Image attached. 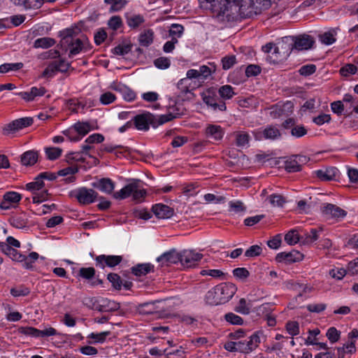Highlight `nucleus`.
Returning <instances> with one entry per match:
<instances>
[{
  "label": "nucleus",
  "mask_w": 358,
  "mask_h": 358,
  "mask_svg": "<svg viewBox=\"0 0 358 358\" xmlns=\"http://www.w3.org/2000/svg\"><path fill=\"white\" fill-rule=\"evenodd\" d=\"M214 13L217 17H225L227 21L237 20L239 18H247L252 16V12H245L246 6L243 4V0H223Z\"/></svg>",
  "instance_id": "f257e3e1"
},
{
  "label": "nucleus",
  "mask_w": 358,
  "mask_h": 358,
  "mask_svg": "<svg viewBox=\"0 0 358 358\" xmlns=\"http://www.w3.org/2000/svg\"><path fill=\"white\" fill-rule=\"evenodd\" d=\"M80 34V29L76 27L65 29L59 33L61 37V48L65 51L69 50V57L70 58L81 52V41L78 36Z\"/></svg>",
  "instance_id": "f03ea898"
},
{
  "label": "nucleus",
  "mask_w": 358,
  "mask_h": 358,
  "mask_svg": "<svg viewBox=\"0 0 358 358\" xmlns=\"http://www.w3.org/2000/svg\"><path fill=\"white\" fill-rule=\"evenodd\" d=\"M236 290L233 284L217 285L206 293V302L210 306L224 303L233 297Z\"/></svg>",
  "instance_id": "7ed1b4c3"
},
{
  "label": "nucleus",
  "mask_w": 358,
  "mask_h": 358,
  "mask_svg": "<svg viewBox=\"0 0 358 358\" xmlns=\"http://www.w3.org/2000/svg\"><path fill=\"white\" fill-rule=\"evenodd\" d=\"M134 125L138 130L148 131L150 125L157 127L156 117L152 113L147 112L136 115L132 118Z\"/></svg>",
  "instance_id": "20e7f679"
},
{
  "label": "nucleus",
  "mask_w": 358,
  "mask_h": 358,
  "mask_svg": "<svg viewBox=\"0 0 358 358\" xmlns=\"http://www.w3.org/2000/svg\"><path fill=\"white\" fill-rule=\"evenodd\" d=\"M191 81L188 78L180 79L177 85L178 92L177 94L176 103L190 101L194 98L193 89H190Z\"/></svg>",
  "instance_id": "39448f33"
},
{
  "label": "nucleus",
  "mask_w": 358,
  "mask_h": 358,
  "mask_svg": "<svg viewBox=\"0 0 358 358\" xmlns=\"http://www.w3.org/2000/svg\"><path fill=\"white\" fill-rule=\"evenodd\" d=\"M34 120L30 117H25L15 120L3 127V134L9 135L10 134L15 133L19 130L31 126Z\"/></svg>",
  "instance_id": "423d86ee"
},
{
  "label": "nucleus",
  "mask_w": 358,
  "mask_h": 358,
  "mask_svg": "<svg viewBox=\"0 0 358 358\" xmlns=\"http://www.w3.org/2000/svg\"><path fill=\"white\" fill-rule=\"evenodd\" d=\"M260 343V338L257 334H254L245 339L237 341L238 352L249 353L255 350Z\"/></svg>",
  "instance_id": "0eeeda50"
},
{
  "label": "nucleus",
  "mask_w": 358,
  "mask_h": 358,
  "mask_svg": "<svg viewBox=\"0 0 358 358\" xmlns=\"http://www.w3.org/2000/svg\"><path fill=\"white\" fill-rule=\"evenodd\" d=\"M203 255L193 250H183L180 252V263L185 268H190L197 265L202 259Z\"/></svg>",
  "instance_id": "6e6552de"
},
{
  "label": "nucleus",
  "mask_w": 358,
  "mask_h": 358,
  "mask_svg": "<svg viewBox=\"0 0 358 358\" xmlns=\"http://www.w3.org/2000/svg\"><path fill=\"white\" fill-rule=\"evenodd\" d=\"M74 196L80 203L87 205L95 201L98 196V193L92 189L82 187L74 192Z\"/></svg>",
  "instance_id": "1a4fd4ad"
},
{
  "label": "nucleus",
  "mask_w": 358,
  "mask_h": 358,
  "mask_svg": "<svg viewBox=\"0 0 358 358\" xmlns=\"http://www.w3.org/2000/svg\"><path fill=\"white\" fill-rule=\"evenodd\" d=\"M262 50L268 54L266 59L273 64H278L287 59L281 53L280 50H278V48L273 43H266L262 46Z\"/></svg>",
  "instance_id": "9d476101"
},
{
  "label": "nucleus",
  "mask_w": 358,
  "mask_h": 358,
  "mask_svg": "<svg viewBox=\"0 0 358 358\" xmlns=\"http://www.w3.org/2000/svg\"><path fill=\"white\" fill-rule=\"evenodd\" d=\"M253 134L257 141L263 139L274 141L281 136L280 130L274 126H268L263 130L255 131Z\"/></svg>",
  "instance_id": "9b49d317"
},
{
  "label": "nucleus",
  "mask_w": 358,
  "mask_h": 358,
  "mask_svg": "<svg viewBox=\"0 0 358 358\" xmlns=\"http://www.w3.org/2000/svg\"><path fill=\"white\" fill-rule=\"evenodd\" d=\"M202 99L203 102L208 106H210L214 110H219L224 111L227 108L226 104L222 101L217 102V99L215 96L213 90H208L202 94Z\"/></svg>",
  "instance_id": "f8f14e48"
},
{
  "label": "nucleus",
  "mask_w": 358,
  "mask_h": 358,
  "mask_svg": "<svg viewBox=\"0 0 358 358\" xmlns=\"http://www.w3.org/2000/svg\"><path fill=\"white\" fill-rule=\"evenodd\" d=\"M96 266L104 268L106 266L114 267L118 265L122 260V257L119 255H101L96 257Z\"/></svg>",
  "instance_id": "ddd939ff"
},
{
  "label": "nucleus",
  "mask_w": 358,
  "mask_h": 358,
  "mask_svg": "<svg viewBox=\"0 0 358 358\" xmlns=\"http://www.w3.org/2000/svg\"><path fill=\"white\" fill-rule=\"evenodd\" d=\"M293 40L294 41V49L298 51L310 49L315 43L313 37L308 34L293 36Z\"/></svg>",
  "instance_id": "4468645a"
},
{
  "label": "nucleus",
  "mask_w": 358,
  "mask_h": 358,
  "mask_svg": "<svg viewBox=\"0 0 358 358\" xmlns=\"http://www.w3.org/2000/svg\"><path fill=\"white\" fill-rule=\"evenodd\" d=\"M278 48V50H280L283 57L287 59L289 56L292 51L294 49V41L293 36H288L281 38L278 43H274Z\"/></svg>",
  "instance_id": "2eb2a0df"
},
{
  "label": "nucleus",
  "mask_w": 358,
  "mask_h": 358,
  "mask_svg": "<svg viewBox=\"0 0 358 358\" xmlns=\"http://www.w3.org/2000/svg\"><path fill=\"white\" fill-rule=\"evenodd\" d=\"M70 64L66 63L64 59H60L58 61H53L50 62L48 67L43 71V76H52L55 72H66L68 71Z\"/></svg>",
  "instance_id": "dca6fc26"
},
{
  "label": "nucleus",
  "mask_w": 358,
  "mask_h": 358,
  "mask_svg": "<svg viewBox=\"0 0 358 358\" xmlns=\"http://www.w3.org/2000/svg\"><path fill=\"white\" fill-rule=\"evenodd\" d=\"M94 106L92 101H87V100H78L71 99L66 101V106L69 110L74 113H85L86 108H90Z\"/></svg>",
  "instance_id": "f3484780"
},
{
  "label": "nucleus",
  "mask_w": 358,
  "mask_h": 358,
  "mask_svg": "<svg viewBox=\"0 0 358 358\" xmlns=\"http://www.w3.org/2000/svg\"><path fill=\"white\" fill-rule=\"evenodd\" d=\"M180 252H178L176 249H171L157 257V261L159 262L162 266H168L180 262Z\"/></svg>",
  "instance_id": "a211bd4d"
},
{
  "label": "nucleus",
  "mask_w": 358,
  "mask_h": 358,
  "mask_svg": "<svg viewBox=\"0 0 358 358\" xmlns=\"http://www.w3.org/2000/svg\"><path fill=\"white\" fill-rule=\"evenodd\" d=\"M303 259V255L297 250H292L291 252H280L278 253L275 257V260L278 262H285L287 264L301 261Z\"/></svg>",
  "instance_id": "6ab92c4d"
},
{
  "label": "nucleus",
  "mask_w": 358,
  "mask_h": 358,
  "mask_svg": "<svg viewBox=\"0 0 358 358\" xmlns=\"http://www.w3.org/2000/svg\"><path fill=\"white\" fill-rule=\"evenodd\" d=\"M21 199L22 196L20 194L16 192H8L3 196V200L0 203V208L8 210L13 204L17 203Z\"/></svg>",
  "instance_id": "aec40b11"
},
{
  "label": "nucleus",
  "mask_w": 358,
  "mask_h": 358,
  "mask_svg": "<svg viewBox=\"0 0 358 358\" xmlns=\"http://www.w3.org/2000/svg\"><path fill=\"white\" fill-rule=\"evenodd\" d=\"M322 212L324 215L333 218L344 217L347 215L345 210L331 203H327L323 207Z\"/></svg>",
  "instance_id": "412c9836"
},
{
  "label": "nucleus",
  "mask_w": 358,
  "mask_h": 358,
  "mask_svg": "<svg viewBox=\"0 0 358 358\" xmlns=\"http://www.w3.org/2000/svg\"><path fill=\"white\" fill-rule=\"evenodd\" d=\"M153 213L159 219H168L173 215L174 210L172 208L162 203H157L152 206Z\"/></svg>",
  "instance_id": "4be33fe9"
},
{
  "label": "nucleus",
  "mask_w": 358,
  "mask_h": 358,
  "mask_svg": "<svg viewBox=\"0 0 358 358\" xmlns=\"http://www.w3.org/2000/svg\"><path fill=\"white\" fill-rule=\"evenodd\" d=\"M46 90L44 87H32L29 92H21L15 94L20 96L26 101H32L36 97L43 96Z\"/></svg>",
  "instance_id": "5701e85b"
},
{
  "label": "nucleus",
  "mask_w": 358,
  "mask_h": 358,
  "mask_svg": "<svg viewBox=\"0 0 358 358\" xmlns=\"http://www.w3.org/2000/svg\"><path fill=\"white\" fill-rule=\"evenodd\" d=\"M1 250L14 261L22 262L27 259L25 255L20 254L16 249L10 247L5 243H0Z\"/></svg>",
  "instance_id": "b1692460"
},
{
  "label": "nucleus",
  "mask_w": 358,
  "mask_h": 358,
  "mask_svg": "<svg viewBox=\"0 0 358 358\" xmlns=\"http://www.w3.org/2000/svg\"><path fill=\"white\" fill-rule=\"evenodd\" d=\"M92 185L93 187L106 194H111L115 188V183L108 178L99 179L92 182Z\"/></svg>",
  "instance_id": "393cba45"
},
{
  "label": "nucleus",
  "mask_w": 358,
  "mask_h": 358,
  "mask_svg": "<svg viewBox=\"0 0 358 358\" xmlns=\"http://www.w3.org/2000/svg\"><path fill=\"white\" fill-rule=\"evenodd\" d=\"M10 224L17 229H25L28 227L29 216L22 212L13 215L10 218Z\"/></svg>",
  "instance_id": "a878e982"
},
{
  "label": "nucleus",
  "mask_w": 358,
  "mask_h": 358,
  "mask_svg": "<svg viewBox=\"0 0 358 358\" xmlns=\"http://www.w3.org/2000/svg\"><path fill=\"white\" fill-rule=\"evenodd\" d=\"M15 5L24 6L26 8H39L45 2H54L56 0H10Z\"/></svg>",
  "instance_id": "bb28decb"
},
{
  "label": "nucleus",
  "mask_w": 358,
  "mask_h": 358,
  "mask_svg": "<svg viewBox=\"0 0 358 358\" xmlns=\"http://www.w3.org/2000/svg\"><path fill=\"white\" fill-rule=\"evenodd\" d=\"M171 108L173 110L172 112H169L166 115H162L159 116L158 118L156 117L157 127L171 121L172 120L180 117L182 114V112L180 111V109L178 107H172Z\"/></svg>",
  "instance_id": "cd10ccee"
},
{
  "label": "nucleus",
  "mask_w": 358,
  "mask_h": 358,
  "mask_svg": "<svg viewBox=\"0 0 358 358\" xmlns=\"http://www.w3.org/2000/svg\"><path fill=\"white\" fill-rule=\"evenodd\" d=\"M206 134L215 141H220L224 136V131L220 125L209 124L206 129Z\"/></svg>",
  "instance_id": "c85d7f7f"
},
{
  "label": "nucleus",
  "mask_w": 358,
  "mask_h": 358,
  "mask_svg": "<svg viewBox=\"0 0 358 358\" xmlns=\"http://www.w3.org/2000/svg\"><path fill=\"white\" fill-rule=\"evenodd\" d=\"M38 155L36 151L29 150L21 155V163L24 166H32L38 160Z\"/></svg>",
  "instance_id": "c756f323"
},
{
  "label": "nucleus",
  "mask_w": 358,
  "mask_h": 358,
  "mask_svg": "<svg viewBox=\"0 0 358 358\" xmlns=\"http://www.w3.org/2000/svg\"><path fill=\"white\" fill-rule=\"evenodd\" d=\"M125 17L128 26L133 29L138 27L145 21L141 15L127 13Z\"/></svg>",
  "instance_id": "7c9ffc66"
},
{
  "label": "nucleus",
  "mask_w": 358,
  "mask_h": 358,
  "mask_svg": "<svg viewBox=\"0 0 358 358\" xmlns=\"http://www.w3.org/2000/svg\"><path fill=\"white\" fill-rule=\"evenodd\" d=\"M338 173V169L331 167L326 169L325 171L318 170L316 172L317 176L322 180L329 181L334 180Z\"/></svg>",
  "instance_id": "2f4dec72"
},
{
  "label": "nucleus",
  "mask_w": 358,
  "mask_h": 358,
  "mask_svg": "<svg viewBox=\"0 0 358 358\" xmlns=\"http://www.w3.org/2000/svg\"><path fill=\"white\" fill-rule=\"evenodd\" d=\"M150 264H139L131 268V273L136 276L145 275L153 270Z\"/></svg>",
  "instance_id": "473e14b6"
},
{
  "label": "nucleus",
  "mask_w": 358,
  "mask_h": 358,
  "mask_svg": "<svg viewBox=\"0 0 358 358\" xmlns=\"http://www.w3.org/2000/svg\"><path fill=\"white\" fill-rule=\"evenodd\" d=\"M135 188V182H131L124 187L120 191L114 193L113 196L116 199L122 200L131 195Z\"/></svg>",
  "instance_id": "72a5a7b5"
},
{
  "label": "nucleus",
  "mask_w": 358,
  "mask_h": 358,
  "mask_svg": "<svg viewBox=\"0 0 358 358\" xmlns=\"http://www.w3.org/2000/svg\"><path fill=\"white\" fill-rule=\"evenodd\" d=\"M336 29H332L319 35L320 41L325 45H331L336 41Z\"/></svg>",
  "instance_id": "f704fd0d"
},
{
  "label": "nucleus",
  "mask_w": 358,
  "mask_h": 358,
  "mask_svg": "<svg viewBox=\"0 0 358 358\" xmlns=\"http://www.w3.org/2000/svg\"><path fill=\"white\" fill-rule=\"evenodd\" d=\"M55 44V40L50 37H43L37 38L34 43L35 48H48Z\"/></svg>",
  "instance_id": "c9c22d12"
},
{
  "label": "nucleus",
  "mask_w": 358,
  "mask_h": 358,
  "mask_svg": "<svg viewBox=\"0 0 358 358\" xmlns=\"http://www.w3.org/2000/svg\"><path fill=\"white\" fill-rule=\"evenodd\" d=\"M202 8L209 9L212 13H215L218 8L220 9V3L223 0H198Z\"/></svg>",
  "instance_id": "e433bc0d"
},
{
  "label": "nucleus",
  "mask_w": 358,
  "mask_h": 358,
  "mask_svg": "<svg viewBox=\"0 0 358 358\" xmlns=\"http://www.w3.org/2000/svg\"><path fill=\"white\" fill-rule=\"evenodd\" d=\"M138 41L142 46H149L153 41V31L151 29H148L141 33L139 36Z\"/></svg>",
  "instance_id": "4c0bfd02"
},
{
  "label": "nucleus",
  "mask_w": 358,
  "mask_h": 358,
  "mask_svg": "<svg viewBox=\"0 0 358 358\" xmlns=\"http://www.w3.org/2000/svg\"><path fill=\"white\" fill-rule=\"evenodd\" d=\"M74 131L78 133L81 136L87 134L92 129L90 124L86 122H78L73 126Z\"/></svg>",
  "instance_id": "58836bf2"
},
{
  "label": "nucleus",
  "mask_w": 358,
  "mask_h": 358,
  "mask_svg": "<svg viewBox=\"0 0 358 358\" xmlns=\"http://www.w3.org/2000/svg\"><path fill=\"white\" fill-rule=\"evenodd\" d=\"M285 169L289 173L297 172L301 171V165H299L296 158L292 156L285 162Z\"/></svg>",
  "instance_id": "ea45409f"
},
{
  "label": "nucleus",
  "mask_w": 358,
  "mask_h": 358,
  "mask_svg": "<svg viewBox=\"0 0 358 358\" xmlns=\"http://www.w3.org/2000/svg\"><path fill=\"white\" fill-rule=\"evenodd\" d=\"M102 303L99 306L98 310L99 311H113L116 310L120 308L118 303L115 301H108L107 299H103Z\"/></svg>",
  "instance_id": "a19ab883"
},
{
  "label": "nucleus",
  "mask_w": 358,
  "mask_h": 358,
  "mask_svg": "<svg viewBox=\"0 0 358 358\" xmlns=\"http://www.w3.org/2000/svg\"><path fill=\"white\" fill-rule=\"evenodd\" d=\"M252 4L259 12L262 10L267 9L270 7L272 3H277L280 0H251Z\"/></svg>",
  "instance_id": "79ce46f5"
},
{
  "label": "nucleus",
  "mask_w": 358,
  "mask_h": 358,
  "mask_svg": "<svg viewBox=\"0 0 358 358\" xmlns=\"http://www.w3.org/2000/svg\"><path fill=\"white\" fill-rule=\"evenodd\" d=\"M250 139V135L246 132L240 131L236 134V144L238 147H244L248 145Z\"/></svg>",
  "instance_id": "37998d69"
},
{
  "label": "nucleus",
  "mask_w": 358,
  "mask_h": 358,
  "mask_svg": "<svg viewBox=\"0 0 358 358\" xmlns=\"http://www.w3.org/2000/svg\"><path fill=\"white\" fill-rule=\"evenodd\" d=\"M44 185V182L42 180H41V178L38 176H37L35 178V181L27 183L26 185V187L27 190H29L32 192V193H34V192L42 189Z\"/></svg>",
  "instance_id": "c03bdc74"
},
{
  "label": "nucleus",
  "mask_w": 358,
  "mask_h": 358,
  "mask_svg": "<svg viewBox=\"0 0 358 358\" xmlns=\"http://www.w3.org/2000/svg\"><path fill=\"white\" fill-rule=\"evenodd\" d=\"M20 334L35 338L41 337V330L31 327H22L18 329Z\"/></svg>",
  "instance_id": "a18cd8bd"
},
{
  "label": "nucleus",
  "mask_w": 358,
  "mask_h": 358,
  "mask_svg": "<svg viewBox=\"0 0 358 358\" xmlns=\"http://www.w3.org/2000/svg\"><path fill=\"white\" fill-rule=\"evenodd\" d=\"M107 278L115 289H121L122 286V280L119 275L117 273H111L108 275Z\"/></svg>",
  "instance_id": "49530a36"
},
{
  "label": "nucleus",
  "mask_w": 358,
  "mask_h": 358,
  "mask_svg": "<svg viewBox=\"0 0 358 358\" xmlns=\"http://www.w3.org/2000/svg\"><path fill=\"white\" fill-rule=\"evenodd\" d=\"M285 241L290 245L297 243L300 241L297 231L292 229L288 231L285 236Z\"/></svg>",
  "instance_id": "de8ad7c7"
},
{
  "label": "nucleus",
  "mask_w": 358,
  "mask_h": 358,
  "mask_svg": "<svg viewBox=\"0 0 358 358\" xmlns=\"http://www.w3.org/2000/svg\"><path fill=\"white\" fill-rule=\"evenodd\" d=\"M293 108V105L291 102H287L283 105V107H273L272 110L271 112V115L273 118L280 117L282 114L285 108L292 109Z\"/></svg>",
  "instance_id": "09e8293b"
},
{
  "label": "nucleus",
  "mask_w": 358,
  "mask_h": 358,
  "mask_svg": "<svg viewBox=\"0 0 358 358\" xmlns=\"http://www.w3.org/2000/svg\"><path fill=\"white\" fill-rule=\"evenodd\" d=\"M155 303L154 302H148L141 303L138 306V311L141 314L146 315V314H152L155 312Z\"/></svg>",
  "instance_id": "8fccbe9b"
},
{
  "label": "nucleus",
  "mask_w": 358,
  "mask_h": 358,
  "mask_svg": "<svg viewBox=\"0 0 358 358\" xmlns=\"http://www.w3.org/2000/svg\"><path fill=\"white\" fill-rule=\"evenodd\" d=\"M220 96L223 99H229L234 95V89L231 85L222 86L218 90Z\"/></svg>",
  "instance_id": "3c124183"
},
{
  "label": "nucleus",
  "mask_w": 358,
  "mask_h": 358,
  "mask_svg": "<svg viewBox=\"0 0 358 358\" xmlns=\"http://www.w3.org/2000/svg\"><path fill=\"white\" fill-rule=\"evenodd\" d=\"M23 67L21 62L14 64H3L0 65V73H5L10 71H17Z\"/></svg>",
  "instance_id": "603ef678"
},
{
  "label": "nucleus",
  "mask_w": 358,
  "mask_h": 358,
  "mask_svg": "<svg viewBox=\"0 0 358 358\" xmlns=\"http://www.w3.org/2000/svg\"><path fill=\"white\" fill-rule=\"evenodd\" d=\"M48 192L47 189L42 190L41 192L36 191L33 193L32 200L35 203H39L48 199Z\"/></svg>",
  "instance_id": "864d4df0"
},
{
  "label": "nucleus",
  "mask_w": 358,
  "mask_h": 358,
  "mask_svg": "<svg viewBox=\"0 0 358 358\" xmlns=\"http://www.w3.org/2000/svg\"><path fill=\"white\" fill-rule=\"evenodd\" d=\"M30 293V289L24 286L20 285L18 287H13L10 289V294L15 297L27 296Z\"/></svg>",
  "instance_id": "5fc2aeb1"
},
{
  "label": "nucleus",
  "mask_w": 358,
  "mask_h": 358,
  "mask_svg": "<svg viewBox=\"0 0 358 358\" xmlns=\"http://www.w3.org/2000/svg\"><path fill=\"white\" fill-rule=\"evenodd\" d=\"M322 231V228L311 229L309 233L306 234V243H312L317 241L320 237V234Z\"/></svg>",
  "instance_id": "6e6d98bb"
},
{
  "label": "nucleus",
  "mask_w": 358,
  "mask_h": 358,
  "mask_svg": "<svg viewBox=\"0 0 358 358\" xmlns=\"http://www.w3.org/2000/svg\"><path fill=\"white\" fill-rule=\"evenodd\" d=\"M222 66L224 70H228L231 69L236 63V58L235 55H228L224 57L222 60Z\"/></svg>",
  "instance_id": "4d7b16f0"
},
{
  "label": "nucleus",
  "mask_w": 358,
  "mask_h": 358,
  "mask_svg": "<svg viewBox=\"0 0 358 358\" xmlns=\"http://www.w3.org/2000/svg\"><path fill=\"white\" fill-rule=\"evenodd\" d=\"M268 199L273 206L282 207L286 202L285 198L280 194H271Z\"/></svg>",
  "instance_id": "13d9d810"
},
{
  "label": "nucleus",
  "mask_w": 358,
  "mask_h": 358,
  "mask_svg": "<svg viewBox=\"0 0 358 358\" xmlns=\"http://www.w3.org/2000/svg\"><path fill=\"white\" fill-rule=\"evenodd\" d=\"M107 4H110V10L118 11L121 10L127 3L126 0H104Z\"/></svg>",
  "instance_id": "bf43d9fd"
},
{
  "label": "nucleus",
  "mask_w": 358,
  "mask_h": 358,
  "mask_svg": "<svg viewBox=\"0 0 358 358\" xmlns=\"http://www.w3.org/2000/svg\"><path fill=\"white\" fill-rule=\"evenodd\" d=\"M62 150L59 148H45V153L48 159L50 160H55L59 158L62 155Z\"/></svg>",
  "instance_id": "052dcab7"
},
{
  "label": "nucleus",
  "mask_w": 358,
  "mask_h": 358,
  "mask_svg": "<svg viewBox=\"0 0 358 358\" xmlns=\"http://www.w3.org/2000/svg\"><path fill=\"white\" fill-rule=\"evenodd\" d=\"M357 71V67L352 64H348L340 69L341 76L347 77L350 75L355 74Z\"/></svg>",
  "instance_id": "680f3d73"
},
{
  "label": "nucleus",
  "mask_w": 358,
  "mask_h": 358,
  "mask_svg": "<svg viewBox=\"0 0 358 358\" xmlns=\"http://www.w3.org/2000/svg\"><path fill=\"white\" fill-rule=\"evenodd\" d=\"M131 44H120L113 48V52L117 55H124L131 51Z\"/></svg>",
  "instance_id": "e2e57ef3"
},
{
  "label": "nucleus",
  "mask_w": 358,
  "mask_h": 358,
  "mask_svg": "<svg viewBox=\"0 0 358 358\" xmlns=\"http://www.w3.org/2000/svg\"><path fill=\"white\" fill-rule=\"evenodd\" d=\"M262 252V248L258 245L250 246L245 252V256L247 257H255L260 255Z\"/></svg>",
  "instance_id": "0e129e2a"
},
{
  "label": "nucleus",
  "mask_w": 358,
  "mask_h": 358,
  "mask_svg": "<svg viewBox=\"0 0 358 358\" xmlns=\"http://www.w3.org/2000/svg\"><path fill=\"white\" fill-rule=\"evenodd\" d=\"M83 153L80 152H72L66 155V158L68 163L72 161L85 162V159L82 156Z\"/></svg>",
  "instance_id": "69168bd1"
},
{
  "label": "nucleus",
  "mask_w": 358,
  "mask_h": 358,
  "mask_svg": "<svg viewBox=\"0 0 358 358\" xmlns=\"http://www.w3.org/2000/svg\"><path fill=\"white\" fill-rule=\"evenodd\" d=\"M95 275V269L93 267L81 268L79 270V275L83 278L90 280Z\"/></svg>",
  "instance_id": "338daca9"
},
{
  "label": "nucleus",
  "mask_w": 358,
  "mask_h": 358,
  "mask_svg": "<svg viewBox=\"0 0 358 358\" xmlns=\"http://www.w3.org/2000/svg\"><path fill=\"white\" fill-rule=\"evenodd\" d=\"M326 336L328 338V339L331 343H334L337 342L339 340L340 336H341V333L335 327H330L327 330Z\"/></svg>",
  "instance_id": "774afa93"
}]
</instances>
